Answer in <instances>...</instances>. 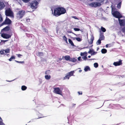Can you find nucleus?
I'll return each instance as SVG.
<instances>
[{
  "mask_svg": "<svg viewBox=\"0 0 125 125\" xmlns=\"http://www.w3.org/2000/svg\"><path fill=\"white\" fill-rule=\"evenodd\" d=\"M52 14L53 16L56 17L65 14L66 12V10L63 7H58L54 8L53 12L52 11Z\"/></svg>",
  "mask_w": 125,
  "mask_h": 125,
  "instance_id": "f257e3e1",
  "label": "nucleus"
},
{
  "mask_svg": "<svg viewBox=\"0 0 125 125\" xmlns=\"http://www.w3.org/2000/svg\"><path fill=\"white\" fill-rule=\"evenodd\" d=\"M38 4V2L36 0L32 1L30 4L31 8L32 9H36L37 7V5Z\"/></svg>",
  "mask_w": 125,
  "mask_h": 125,
  "instance_id": "f03ea898",
  "label": "nucleus"
},
{
  "mask_svg": "<svg viewBox=\"0 0 125 125\" xmlns=\"http://www.w3.org/2000/svg\"><path fill=\"white\" fill-rule=\"evenodd\" d=\"M11 22V21L9 18L6 17L4 21L1 24V26H2L5 24L10 25Z\"/></svg>",
  "mask_w": 125,
  "mask_h": 125,
  "instance_id": "7ed1b4c3",
  "label": "nucleus"
},
{
  "mask_svg": "<svg viewBox=\"0 0 125 125\" xmlns=\"http://www.w3.org/2000/svg\"><path fill=\"white\" fill-rule=\"evenodd\" d=\"M112 14L116 18H118V19L122 17V16L117 11H114Z\"/></svg>",
  "mask_w": 125,
  "mask_h": 125,
  "instance_id": "20e7f679",
  "label": "nucleus"
},
{
  "mask_svg": "<svg viewBox=\"0 0 125 125\" xmlns=\"http://www.w3.org/2000/svg\"><path fill=\"white\" fill-rule=\"evenodd\" d=\"M5 15L7 16H11L13 15V13L10 8L6 10L5 11Z\"/></svg>",
  "mask_w": 125,
  "mask_h": 125,
  "instance_id": "39448f33",
  "label": "nucleus"
},
{
  "mask_svg": "<svg viewBox=\"0 0 125 125\" xmlns=\"http://www.w3.org/2000/svg\"><path fill=\"white\" fill-rule=\"evenodd\" d=\"M89 5L92 7H96L101 5L100 3L97 2H93L89 4Z\"/></svg>",
  "mask_w": 125,
  "mask_h": 125,
  "instance_id": "423d86ee",
  "label": "nucleus"
},
{
  "mask_svg": "<svg viewBox=\"0 0 125 125\" xmlns=\"http://www.w3.org/2000/svg\"><path fill=\"white\" fill-rule=\"evenodd\" d=\"M53 92L56 94L61 95L62 93V91L59 87H56L54 88Z\"/></svg>",
  "mask_w": 125,
  "mask_h": 125,
  "instance_id": "0eeeda50",
  "label": "nucleus"
},
{
  "mask_svg": "<svg viewBox=\"0 0 125 125\" xmlns=\"http://www.w3.org/2000/svg\"><path fill=\"white\" fill-rule=\"evenodd\" d=\"M1 36L4 38L8 39L10 38L11 35L6 33H2L1 34Z\"/></svg>",
  "mask_w": 125,
  "mask_h": 125,
  "instance_id": "6e6552de",
  "label": "nucleus"
},
{
  "mask_svg": "<svg viewBox=\"0 0 125 125\" xmlns=\"http://www.w3.org/2000/svg\"><path fill=\"white\" fill-rule=\"evenodd\" d=\"M18 14L20 17L21 18H22L25 14V11L24 10H21L19 11Z\"/></svg>",
  "mask_w": 125,
  "mask_h": 125,
  "instance_id": "1a4fd4ad",
  "label": "nucleus"
},
{
  "mask_svg": "<svg viewBox=\"0 0 125 125\" xmlns=\"http://www.w3.org/2000/svg\"><path fill=\"white\" fill-rule=\"evenodd\" d=\"M122 64V60H120L118 62H114L113 64L115 66H117L121 65Z\"/></svg>",
  "mask_w": 125,
  "mask_h": 125,
  "instance_id": "9d476101",
  "label": "nucleus"
},
{
  "mask_svg": "<svg viewBox=\"0 0 125 125\" xmlns=\"http://www.w3.org/2000/svg\"><path fill=\"white\" fill-rule=\"evenodd\" d=\"M118 20L120 25L121 26H124L125 25V21L124 20H121L119 19Z\"/></svg>",
  "mask_w": 125,
  "mask_h": 125,
  "instance_id": "9b49d317",
  "label": "nucleus"
},
{
  "mask_svg": "<svg viewBox=\"0 0 125 125\" xmlns=\"http://www.w3.org/2000/svg\"><path fill=\"white\" fill-rule=\"evenodd\" d=\"M5 7V5L3 2L0 1V10L3 9Z\"/></svg>",
  "mask_w": 125,
  "mask_h": 125,
  "instance_id": "f8f14e48",
  "label": "nucleus"
},
{
  "mask_svg": "<svg viewBox=\"0 0 125 125\" xmlns=\"http://www.w3.org/2000/svg\"><path fill=\"white\" fill-rule=\"evenodd\" d=\"M101 33L100 34V37L99 39L101 40H104V33L101 32L100 31Z\"/></svg>",
  "mask_w": 125,
  "mask_h": 125,
  "instance_id": "ddd939ff",
  "label": "nucleus"
},
{
  "mask_svg": "<svg viewBox=\"0 0 125 125\" xmlns=\"http://www.w3.org/2000/svg\"><path fill=\"white\" fill-rule=\"evenodd\" d=\"M10 30V27L9 26H7L4 28L2 30L5 31H8Z\"/></svg>",
  "mask_w": 125,
  "mask_h": 125,
  "instance_id": "4468645a",
  "label": "nucleus"
},
{
  "mask_svg": "<svg viewBox=\"0 0 125 125\" xmlns=\"http://www.w3.org/2000/svg\"><path fill=\"white\" fill-rule=\"evenodd\" d=\"M64 58H65V59L66 60L68 61H70V60L71 59V58L70 56L68 55H66L64 56Z\"/></svg>",
  "mask_w": 125,
  "mask_h": 125,
  "instance_id": "2eb2a0df",
  "label": "nucleus"
},
{
  "mask_svg": "<svg viewBox=\"0 0 125 125\" xmlns=\"http://www.w3.org/2000/svg\"><path fill=\"white\" fill-rule=\"evenodd\" d=\"M74 73V71H71L70 72L68 73H67L69 74L70 77L71 76L73 75V73Z\"/></svg>",
  "mask_w": 125,
  "mask_h": 125,
  "instance_id": "dca6fc26",
  "label": "nucleus"
},
{
  "mask_svg": "<svg viewBox=\"0 0 125 125\" xmlns=\"http://www.w3.org/2000/svg\"><path fill=\"white\" fill-rule=\"evenodd\" d=\"M94 39V38L93 36L91 37V38L90 39V41L89 42V43L91 44H92Z\"/></svg>",
  "mask_w": 125,
  "mask_h": 125,
  "instance_id": "f3484780",
  "label": "nucleus"
},
{
  "mask_svg": "<svg viewBox=\"0 0 125 125\" xmlns=\"http://www.w3.org/2000/svg\"><path fill=\"white\" fill-rule=\"evenodd\" d=\"M84 70L85 72H87L88 71H90V69L89 66H87L84 68Z\"/></svg>",
  "mask_w": 125,
  "mask_h": 125,
  "instance_id": "a211bd4d",
  "label": "nucleus"
},
{
  "mask_svg": "<svg viewBox=\"0 0 125 125\" xmlns=\"http://www.w3.org/2000/svg\"><path fill=\"white\" fill-rule=\"evenodd\" d=\"M70 76L69 75V74H68V73H67L66 74V75L65 76V77H64L63 78V79L64 80L66 79H69L70 78Z\"/></svg>",
  "mask_w": 125,
  "mask_h": 125,
  "instance_id": "6ab92c4d",
  "label": "nucleus"
},
{
  "mask_svg": "<svg viewBox=\"0 0 125 125\" xmlns=\"http://www.w3.org/2000/svg\"><path fill=\"white\" fill-rule=\"evenodd\" d=\"M68 41L69 43L71 44V45L73 46H74V44L73 43L72 41L70 39H68Z\"/></svg>",
  "mask_w": 125,
  "mask_h": 125,
  "instance_id": "aec40b11",
  "label": "nucleus"
},
{
  "mask_svg": "<svg viewBox=\"0 0 125 125\" xmlns=\"http://www.w3.org/2000/svg\"><path fill=\"white\" fill-rule=\"evenodd\" d=\"M62 38L63 39L65 42L66 43H68L67 38L66 37L65 35L64 36L62 37Z\"/></svg>",
  "mask_w": 125,
  "mask_h": 125,
  "instance_id": "412c9836",
  "label": "nucleus"
},
{
  "mask_svg": "<svg viewBox=\"0 0 125 125\" xmlns=\"http://www.w3.org/2000/svg\"><path fill=\"white\" fill-rule=\"evenodd\" d=\"M101 52L102 53L104 54L106 53L107 52V50L105 49H102Z\"/></svg>",
  "mask_w": 125,
  "mask_h": 125,
  "instance_id": "4be33fe9",
  "label": "nucleus"
},
{
  "mask_svg": "<svg viewBox=\"0 0 125 125\" xmlns=\"http://www.w3.org/2000/svg\"><path fill=\"white\" fill-rule=\"evenodd\" d=\"M70 61L72 62H75L77 61V60L74 58H71Z\"/></svg>",
  "mask_w": 125,
  "mask_h": 125,
  "instance_id": "5701e85b",
  "label": "nucleus"
},
{
  "mask_svg": "<svg viewBox=\"0 0 125 125\" xmlns=\"http://www.w3.org/2000/svg\"><path fill=\"white\" fill-rule=\"evenodd\" d=\"M87 52H81L80 53V55L82 56H84V55H87Z\"/></svg>",
  "mask_w": 125,
  "mask_h": 125,
  "instance_id": "b1692460",
  "label": "nucleus"
},
{
  "mask_svg": "<svg viewBox=\"0 0 125 125\" xmlns=\"http://www.w3.org/2000/svg\"><path fill=\"white\" fill-rule=\"evenodd\" d=\"M27 88V87L25 85H23L21 86V89L23 91L25 90Z\"/></svg>",
  "mask_w": 125,
  "mask_h": 125,
  "instance_id": "393cba45",
  "label": "nucleus"
},
{
  "mask_svg": "<svg viewBox=\"0 0 125 125\" xmlns=\"http://www.w3.org/2000/svg\"><path fill=\"white\" fill-rule=\"evenodd\" d=\"M45 78L47 80H49L51 78V76L50 75H46L45 76Z\"/></svg>",
  "mask_w": 125,
  "mask_h": 125,
  "instance_id": "a878e982",
  "label": "nucleus"
},
{
  "mask_svg": "<svg viewBox=\"0 0 125 125\" xmlns=\"http://www.w3.org/2000/svg\"><path fill=\"white\" fill-rule=\"evenodd\" d=\"M101 31L103 32H105L106 31V29L102 26L101 27Z\"/></svg>",
  "mask_w": 125,
  "mask_h": 125,
  "instance_id": "bb28decb",
  "label": "nucleus"
},
{
  "mask_svg": "<svg viewBox=\"0 0 125 125\" xmlns=\"http://www.w3.org/2000/svg\"><path fill=\"white\" fill-rule=\"evenodd\" d=\"M4 51L6 53H9L10 52V50L9 49H7Z\"/></svg>",
  "mask_w": 125,
  "mask_h": 125,
  "instance_id": "cd10ccee",
  "label": "nucleus"
},
{
  "mask_svg": "<svg viewBox=\"0 0 125 125\" xmlns=\"http://www.w3.org/2000/svg\"><path fill=\"white\" fill-rule=\"evenodd\" d=\"M101 40L99 39L96 42V44L97 45L100 44L101 43Z\"/></svg>",
  "mask_w": 125,
  "mask_h": 125,
  "instance_id": "c85d7f7f",
  "label": "nucleus"
},
{
  "mask_svg": "<svg viewBox=\"0 0 125 125\" xmlns=\"http://www.w3.org/2000/svg\"><path fill=\"white\" fill-rule=\"evenodd\" d=\"M15 59V57L14 56H12L9 59V60L10 61H12V59Z\"/></svg>",
  "mask_w": 125,
  "mask_h": 125,
  "instance_id": "c756f323",
  "label": "nucleus"
},
{
  "mask_svg": "<svg viewBox=\"0 0 125 125\" xmlns=\"http://www.w3.org/2000/svg\"><path fill=\"white\" fill-rule=\"evenodd\" d=\"M38 54L39 56H42L43 55V53L42 52H39Z\"/></svg>",
  "mask_w": 125,
  "mask_h": 125,
  "instance_id": "7c9ffc66",
  "label": "nucleus"
},
{
  "mask_svg": "<svg viewBox=\"0 0 125 125\" xmlns=\"http://www.w3.org/2000/svg\"><path fill=\"white\" fill-rule=\"evenodd\" d=\"M3 21V17L2 15L0 13V22H2Z\"/></svg>",
  "mask_w": 125,
  "mask_h": 125,
  "instance_id": "2f4dec72",
  "label": "nucleus"
},
{
  "mask_svg": "<svg viewBox=\"0 0 125 125\" xmlns=\"http://www.w3.org/2000/svg\"><path fill=\"white\" fill-rule=\"evenodd\" d=\"M74 38L78 42H80L82 41V39L79 38Z\"/></svg>",
  "mask_w": 125,
  "mask_h": 125,
  "instance_id": "473e14b6",
  "label": "nucleus"
},
{
  "mask_svg": "<svg viewBox=\"0 0 125 125\" xmlns=\"http://www.w3.org/2000/svg\"><path fill=\"white\" fill-rule=\"evenodd\" d=\"M121 2L117 4V7L118 8H120L121 7Z\"/></svg>",
  "mask_w": 125,
  "mask_h": 125,
  "instance_id": "72a5a7b5",
  "label": "nucleus"
},
{
  "mask_svg": "<svg viewBox=\"0 0 125 125\" xmlns=\"http://www.w3.org/2000/svg\"><path fill=\"white\" fill-rule=\"evenodd\" d=\"M15 61L18 63H24V61H19L16 60H15Z\"/></svg>",
  "mask_w": 125,
  "mask_h": 125,
  "instance_id": "f704fd0d",
  "label": "nucleus"
},
{
  "mask_svg": "<svg viewBox=\"0 0 125 125\" xmlns=\"http://www.w3.org/2000/svg\"><path fill=\"white\" fill-rule=\"evenodd\" d=\"M94 66L95 67L97 68L98 67V64L97 63H94Z\"/></svg>",
  "mask_w": 125,
  "mask_h": 125,
  "instance_id": "c9c22d12",
  "label": "nucleus"
},
{
  "mask_svg": "<svg viewBox=\"0 0 125 125\" xmlns=\"http://www.w3.org/2000/svg\"><path fill=\"white\" fill-rule=\"evenodd\" d=\"M122 31L123 33H124L125 34V27L123 28L122 29Z\"/></svg>",
  "mask_w": 125,
  "mask_h": 125,
  "instance_id": "e433bc0d",
  "label": "nucleus"
},
{
  "mask_svg": "<svg viewBox=\"0 0 125 125\" xmlns=\"http://www.w3.org/2000/svg\"><path fill=\"white\" fill-rule=\"evenodd\" d=\"M97 53V52L93 51V53L91 54V55H93L96 54Z\"/></svg>",
  "mask_w": 125,
  "mask_h": 125,
  "instance_id": "4c0bfd02",
  "label": "nucleus"
},
{
  "mask_svg": "<svg viewBox=\"0 0 125 125\" xmlns=\"http://www.w3.org/2000/svg\"><path fill=\"white\" fill-rule=\"evenodd\" d=\"M31 0H22L24 2L27 3L29 2Z\"/></svg>",
  "mask_w": 125,
  "mask_h": 125,
  "instance_id": "58836bf2",
  "label": "nucleus"
},
{
  "mask_svg": "<svg viewBox=\"0 0 125 125\" xmlns=\"http://www.w3.org/2000/svg\"><path fill=\"white\" fill-rule=\"evenodd\" d=\"M74 30L76 31H79L80 30V29L79 28H74Z\"/></svg>",
  "mask_w": 125,
  "mask_h": 125,
  "instance_id": "ea45409f",
  "label": "nucleus"
},
{
  "mask_svg": "<svg viewBox=\"0 0 125 125\" xmlns=\"http://www.w3.org/2000/svg\"><path fill=\"white\" fill-rule=\"evenodd\" d=\"M8 41V40H1V42H0V43H2V42H3L4 43L5 42H6L7 41Z\"/></svg>",
  "mask_w": 125,
  "mask_h": 125,
  "instance_id": "a19ab883",
  "label": "nucleus"
},
{
  "mask_svg": "<svg viewBox=\"0 0 125 125\" xmlns=\"http://www.w3.org/2000/svg\"><path fill=\"white\" fill-rule=\"evenodd\" d=\"M3 121H0V125H5L2 122Z\"/></svg>",
  "mask_w": 125,
  "mask_h": 125,
  "instance_id": "79ce46f5",
  "label": "nucleus"
},
{
  "mask_svg": "<svg viewBox=\"0 0 125 125\" xmlns=\"http://www.w3.org/2000/svg\"><path fill=\"white\" fill-rule=\"evenodd\" d=\"M4 50L3 51H0V53L1 54H4Z\"/></svg>",
  "mask_w": 125,
  "mask_h": 125,
  "instance_id": "37998d69",
  "label": "nucleus"
},
{
  "mask_svg": "<svg viewBox=\"0 0 125 125\" xmlns=\"http://www.w3.org/2000/svg\"><path fill=\"white\" fill-rule=\"evenodd\" d=\"M87 55H85L83 57V58L84 59V60H86L87 59Z\"/></svg>",
  "mask_w": 125,
  "mask_h": 125,
  "instance_id": "c03bdc74",
  "label": "nucleus"
},
{
  "mask_svg": "<svg viewBox=\"0 0 125 125\" xmlns=\"http://www.w3.org/2000/svg\"><path fill=\"white\" fill-rule=\"evenodd\" d=\"M93 52V50H90L88 52V53H91L92 52Z\"/></svg>",
  "mask_w": 125,
  "mask_h": 125,
  "instance_id": "a18cd8bd",
  "label": "nucleus"
},
{
  "mask_svg": "<svg viewBox=\"0 0 125 125\" xmlns=\"http://www.w3.org/2000/svg\"><path fill=\"white\" fill-rule=\"evenodd\" d=\"M17 55L18 57L19 58H20L21 56H22V55H21L20 54H17Z\"/></svg>",
  "mask_w": 125,
  "mask_h": 125,
  "instance_id": "49530a36",
  "label": "nucleus"
},
{
  "mask_svg": "<svg viewBox=\"0 0 125 125\" xmlns=\"http://www.w3.org/2000/svg\"><path fill=\"white\" fill-rule=\"evenodd\" d=\"M97 0L100 2L99 3H101L103 2L104 0Z\"/></svg>",
  "mask_w": 125,
  "mask_h": 125,
  "instance_id": "de8ad7c7",
  "label": "nucleus"
},
{
  "mask_svg": "<svg viewBox=\"0 0 125 125\" xmlns=\"http://www.w3.org/2000/svg\"><path fill=\"white\" fill-rule=\"evenodd\" d=\"M78 94L79 95H82V93L80 92H78Z\"/></svg>",
  "mask_w": 125,
  "mask_h": 125,
  "instance_id": "09e8293b",
  "label": "nucleus"
},
{
  "mask_svg": "<svg viewBox=\"0 0 125 125\" xmlns=\"http://www.w3.org/2000/svg\"><path fill=\"white\" fill-rule=\"evenodd\" d=\"M81 57L80 56L78 58V60L79 61H80V60H81Z\"/></svg>",
  "mask_w": 125,
  "mask_h": 125,
  "instance_id": "8fccbe9b",
  "label": "nucleus"
},
{
  "mask_svg": "<svg viewBox=\"0 0 125 125\" xmlns=\"http://www.w3.org/2000/svg\"><path fill=\"white\" fill-rule=\"evenodd\" d=\"M67 32L68 33H72V31H68Z\"/></svg>",
  "mask_w": 125,
  "mask_h": 125,
  "instance_id": "3c124183",
  "label": "nucleus"
},
{
  "mask_svg": "<svg viewBox=\"0 0 125 125\" xmlns=\"http://www.w3.org/2000/svg\"><path fill=\"white\" fill-rule=\"evenodd\" d=\"M73 17L75 19H77V17H76V16H73Z\"/></svg>",
  "mask_w": 125,
  "mask_h": 125,
  "instance_id": "603ef678",
  "label": "nucleus"
},
{
  "mask_svg": "<svg viewBox=\"0 0 125 125\" xmlns=\"http://www.w3.org/2000/svg\"><path fill=\"white\" fill-rule=\"evenodd\" d=\"M95 59L94 58V59H89V60H95Z\"/></svg>",
  "mask_w": 125,
  "mask_h": 125,
  "instance_id": "864d4df0",
  "label": "nucleus"
},
{
  "mask_svg": "<svg viewBox=\"0 0 125 125\" xmlns=\"http://www.w3.org/2000/svg\"><path fill=\"white\" fill-rule=\"evenodd\" d=\"M108 44H107L106 45V47H108Z\"/></svg>",
  "mask_w": 125,
  "mask_h": 125,
  "instance_id": "5fc2aeb1",
  "label": "nucleus"
},
{
  "mask_svg": "<svg viewBox=\"0 0 125 125\" xmlns=\"http://www.w3.org/2000/svg\"><path fill=\"white\" fill-rule=\"evenodd\" d=\"M0 121H3L2 120V118H1V117H0Z\"/></svg>",
  "mask_w": 125,
  "mask_h": 125,
  "instance_id": "6e6d98bb",
  "label": "nucleus"
},
{
  "mask_svg": "<svg viewBox=\"0 0 125 125\" xmlns=\"http://www.w3.org/2000/svg\"><path fill=\"white\" fill-rule=\"evenodd\" d=\"M76 105V104H73V106H75Z\"/></svg>",
  "mask_w": 125,
  "mask_h": 125,
  "instance_id": "4d7b16f0",
  "label": "nucleus"
},
{
  "mask_svg": "<svg viewBox=\"0 0 125 125\" xmlns=\"http://www.w3.org/2000/svg\"><path fill=\"white\" fill-rule=\"evenodd\" d=\"M99 48H97V51L99 49Z\"/></svg>",
  "mask_w": 125,
  "mask_h": 125,
  "instance_id": "13d9d810",
  "label": "nucleus"
},
{
  "mask_svg": "<svg viewBox=\"0 0 125 125\" xmlns=\"http://www.w3.org/2000/svg\"><path fill=\"white\" fill-rule=\"evenodd\" d=\"M82 71V70H80L79 71V72H81Z\"/></svg>",
  "mask_w": 125,
  "mask_h": 125,
  "instance_id": "bf43d9fd",
  "label": "nucleus"
},
{
  "mask_svg": "<svg viewBox=\"0 0 125 125\" xmlns=\"http://www.w3.org/2000/svg\"><path fill=\"white\" fill-rule=\"evenodd\" d=\"M91 56H88V58H90V57H91Z\"/></svg>",
  "mask_w": 125,
  "mask_h": 125,
  "instance_id": "052dcab7",
  "label": "nucleus"
},
{
  "mask_svg": "<svg viewBox=\"0 0 125 125\" xmlns=\"http://www.w3.org/2000/svg\"><path fill=\"white\" fill-rule=\"evenodd\" d=\"M4 43L3 42H2V43H0L1 44H2Z\"/></svg>",
  "mask_w": 125,
  "mask_h": 125,
  "instance_id": "680f3d73",
  "label": "nucleus"
},
{
  "mask_svg": "<svg viewBox=\"0 0 125 125\" xmlns=\"http://www.w3.org/2000/svg\"><path fill=\"white\" fill-rule=\"evenodd\" d=\"M86 48H88V46H87L86 47Z\"/></svg>",
  "mask_w": 125,
  "mask_h": 125,
  "instance_id": "e2e57ef3",
  "label": "nucleus"
},
{
  "mask_svg": "<svg viewBox=\"0 0 125 125\" xmlns=\"http://www.w3.org/2000/svg\"><path fill=\"white\" fill-rule=\"evenodd\" d=\"M28 20H29V19H27V21H28Z\"/></svg>",
  "mask_w": 125,
  "mask_h": 125,
  "instance_id": "0e129e2a",
  "label": "nucleus"
},
{
  "mask_svg": "<svg viewBox=\"0 0 125 125\" xmlns=\"http://www.w3.org/2000/svg\"><path fill=\"white\" fill-rule=\"evenodd\" d=\"M74 35H76V34H74Z\"/></svg>",
  "mask_w": 125,
  "mask_h": 125,
  "instance_id": "69168bd1",
  "label": "nucleus"
},
{
  "mask_svg": "<svg viewBox=\"0 0 125 125\" xmlns=\"http://www.w3.org/2000/svg\"><path fill=\"white\" fill-rule=\"evenodd\" d=\"M26 125H27V124H26Z\"/></svg>",
  "mask_w": 125,
  "mask_h": 125,
  "instance_id": "338daca9",
  "label": "nucleus"
}]
</instances>
